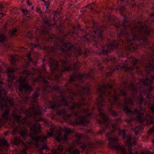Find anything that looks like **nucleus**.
I'll return each mask as SVG.
<instances>
[{
	"label": "nucleus",
	"instance_id": "40",
	"mask_svg": "<svg viewBox=\"0 0 154 154\" xmlns=\"http://www.w3.org/2000/svg\"><path fill=\"white\" fill-rule=\"evenodd\" d=\"M6 39V37L4 35H0V42H2Z\"/></svg>",
	"mask_w": 154,
	"mask_h": 154
},
{
	"label": "nucleus",
	"instance_id": "46",
	"mask_svg": "<svg viewBox=\"0 0 154 154\" xmlns=\"http://www.w3.org/2000/svg\"><path fill=\"white\" fill-rule=\"evenodd\" d=\"M50 87H45L44 88V91L45 93H48L49 91V88Z\"/></svg>",
	"mask_w": 154,
	"mask_h": 154
},
{
	"label": "nucleus",
	"instance_id": "8",
	"mask_svg": "<svg viewBox=\"0 0 154 154\" xmlns=\"http://www.w3.org/2000/svg\"><path fill=\"white\" fill-rule=\"evenodd\" d=\"M23 73V75L20 76L19 78L18 81L20 83V85L18 87V88L20 91L22 93H23V89H24L25 93H26V92H29L30 93L32 87L29 86L27 83H24L27 81V77H28L31 73L27 70H24Z\"/></svg>",
	"mask_w": 154,
	"mask_h": 154
},
{
	"label": "nucleus",
	"instance_id": "3",
	"mask_svg": "<svg viewBox=\"0 0 154 154\" xmlns=\"http://www.w3.org/2000/svg\"><path fill=\"white\" fill-rule=\"evenodd\" d=\"M100 117L102 118L103 121L102 122L101 120H100V123L101 124L103 127L102 130H100L99 132V134H103L106 131L112 129L109 132L107 133V137L108 138L109 141V146L112 149H118L119 148V145L118 143V140L116 137H110V136L112 134L115 132L117 129V124L116 123L115 125L112 124V121L109 119L105 114L103 112H100ZM119 119H118L116 123L118 122Z\"/></svg>",
	"mask_w": 154,
	"mask_h": 154
},
{
	"label": "nucleus",
	"instance_id": "18",
	"mask_svg": "<svg viewBox=\"0 0 154 154\" xmlns=\"http://www.w3.org/2000/svg\"><path fill=\"white\" fill-rule=\"evenodd\" d=\"M2 90L4 91L2 89L1 86L0 85V108H3L5 106V104H3L1 102V100L5 102L6 103H8L11 105V106H12L14 104V101L12 100L11 99L5 100L4 98L2 97V95L1 94L2 93Z\"/></svg>",
	"mask_w": 154,
	"mask_h": 154
},
{
	"label": "nucleus",
	"instance_id": "49",
	"mask_svg": "<svg viewBox=\"0 0 154 154\" xmlns=\"http://www.w3.org/2000/svg\"><path fill=\"white\" fill-rule=\"evenodd\" d=\"M22 11L23 12V14L24 15H26L28 14V13L29 11V10L27 9H22Z\"/></svg>",
	"mask_w": 154,
	"mask_h": 154
},
{
	"label": "nucleus",
	"instance_id": "7",
	"mask_svg": "<svg viewBox=\"0 0 154 154\" xmlns=\"http://www.w3.org/2000/svg\"><path fill=\"white\" fill-rule=\"evenodd\" d=\"M59 42L58 43L59 45H61V46L63 47H59L58 48L55 45H54V47H48L46 50H48L49 52H55L56 51V49H58L60 50L61 51H63V53L65 54L67 56H70L71 53H72L71 51V48L70 45L68 43H65L63 42L64 39L61 38V39H60Z\"/></svg>",
	"mask_w": 154,
	"mask_h": 154
},
{
	"label": "nucleus",
	"instance_id": "36",
	"mask_svg": "<svg viewBox=\"0 0 154 154\" xmlns=\"http://www.w3.org/2000/svg\"><path fill=\"white\" fill-rule=\"evenodd\" d=\"M95 4L93 3L91 5L87 6L86 8H89V9H91V12H93V11H94V6H95Z\"/></svg>",
	"mask_w": 154,
	"mask_h": 154
},
{
	"label": "nucleus",
	"instance_id": "62",
	"mask_svg": "<svg viewBox=\"0 0 154 154\" xmlns=\"http://www.w3.org/2000/svg\"><path fill=\"white\" fill-rule=\"evenodd\" d=\"M152 90V86H150L148 89V91L149 92L151 91Z\"/></svg>",
	"mask_w": 154,
	"mask_h": 154
},
{
	"label": "nucleus",
	"instance_id": "59",
	"mask_svg": "<svg viewBox=\"0 0 154 154\" xmlns=\"http://www.w3.org/2000/svg\"><path fill=\"white\" fill-rule=\"evenodd\" d=\"M77 52L79 55H81L82 54V52L81 50L80 49L77 50Z\"/></svg>",
	"mask_w": 154,
	"mask_h": 154
},
{
	"label": "nucleus",
	"instance_id": "23",
	"mask_svg": "<svg viewBox=\"0 0 154 154\" xmlns=\"http://www.w3.org/2000/svg\"><path fill=\"white\" fill-rule=\"evenodd\" d=\"M0 146H2L1 149L2 151L3 150H7L9 148L8 145L5 139L0 140Z\"/></svg>",
	"mask_w": 154,
	"mask_h": 154
},
{
	"label": "nucleus",
	"instance_id": "28",
	"mask_svg": "<svg viewBox=\"0 0 154 154\" xmlns=\"http://www.w3.org/2000/svg\"><path fill=\"white\" fill-rule=\"evenodd\" d=\"M9 111L10 109L8 107L6 109L4 112L2 114V116L4 120L7 121L8 120Z\"/></svg>",
	"mask_w": 154,
	"mask_h": 154
},
{
	"label": "nucleus",
	"instance_id": "26",
	"mask_svg": "<svg viewBox=\"0 0 154 154\" xmlns=\"http://www.w3.org/2000/svg\"><path fill=\"white\" fill-rule=\"evenodd\" d=\"M14 72V69L10 68H8L7 70L8 80L12 82L14 79V77L11 75L10 74L11 73H13Z\"/></svg>",
	"mask_w": 154,
	"mask_h": 154
},
{
	"label": "nucleus",
	"instance_id": "60",
	"mask_svg": "<svg viewBox=\"0 0 154 154\" xmlns=\"http://www.w3.org/2000/svg\"><path fill=\"white\" fill-rule=\"evenodd\" d=\"M27 5L29 6H32V3L29 2V0H27Z\"/></svg>",
	"mask_w": 154,
	"mask_h": 154
},
{
	"label": "nucleus",
	"instance_id": "53",
	"mask_svg": "<svg viewBox=\"0 0 154 154\" xmlns=\"http://www.w3.org/2000/svg\"><path fill=\"white\" fill-rule=\"evenodd\" d=\"M32 70H33V71L34 72V73H32V74H35L37 73L38 72H40L38 70H37V69H33Z\"/></svg>",
	"mask_w": 154,
	"mask_h": 154
},
{
	"label": "nucleus",
	"instance_id": "34",
	"mask_svg": "<svg viewBox=\"0 0 154 154\" xmlns=\"http://www.w3.org/2000/svg\"><path fill=\"white\" fill-rule=\"evenodd\" d=\"M143 97L141 94H140V96L138 98L136 102L137 103L139 104H141L142 103L143 101Z\"/></svg>",
	"mask_w": 154,
	"mask_h": 154
},
{
	"label": "nucleus",
	"instance_id": "58",
	"mask_svg": "<svg viewBox=\"0 0 154 154\" xmlns=\"http://www.w3.org/2000/svg\"><path fill=\"white\" fill-rule=\"evenodd\" d=\"M149 131V133H152L154 131V125L152 128L150 129Z\"/></svg>",
	"mask_w": 154,
	"mask_h": 154
},
{
	"label": "nucleus",
	"instance_id": "17",
	"mask_svg": "<svg viewBox=\"0 0 154 154\" xmlns=\"http://www.w3.org/2000/svg\"><path fill=\"white\" fill-rule=\"evenodd\" d=\"M30 127V129L31 131L35 133H38L40 132L42 129L40 124L38 123L35 124H30L28 125Z\"/></svg>",
	"mask_w": 154,
	"mask_h": 154
},
{
	"label": "nucleus",
	"instance_id": "39",
	"mask_svg": "<svg viewBox=\"0 0 154 154\" xmlns=\"http://www.w3.org/2000/svg\"><path fill=\"white\" fill-rule=\"evenodd\" d=\"M62 137L60 133H59L57 135L56 138V140L58 141H60L62 139Z\"/></svg>",
	"mask_w": 154,
	"mask_h": 154
},
{
	"label": "nucleus",
	"instance_id": "54",
	"mask_svg": "<svg viewBox=\"0 0 154 154\" xmlns=\"http://www.w3.org/2000/svg\"><path fill=\"white\" fill-rule=\"evenodd\" d=\"M86 144L85 143H83V145L81 147L82 149V152L85 149V148L86 147Z\"/></svg>",
	"mask_w": 154,
	"mask_h": 154
},
{
	"label": "nucleus",
	"instance_id": "61",
	"mask_svg": "<svg viewBox=\"0 0 154 154\" xmlns=\"http://www.w3.org/2000/svg\"><path fill=\"white\" fill-rule=\"evenodd\" d=\"M136 138H135L133 139V143L134 145H135L136 143Z\"/></svg>",
	"mask_w": 154,
	"mask_h": 154
},
{
	"label": "nucleus",
	"instance_id": "24",
	"mask_svg": "<svg viewBox=\"0 0 154 154\" xmlns=\"http://www.w3.org/2000/svg\"><path fill=\"white\" fill-rule=\"evenodd\" d=\"M103 27H101L99 29H97L96 31L92 32V34H94V38L97 37L100 38L101 39L102 38V32L103 30Z\"/></svg>",
	"mask_w": 154,
	"mask_h": 154
},
{
	"label": "nucleus",
	"instance_id": "55",
	"mask_svg": "<svg viewBox=\"0 0 154 154\" xmlns=\"http://www.w3.org/2000/svg\"><path fill=\"white\" fill-rule=\"evenodd\" d=\"M49 32V31L48 30H43L42 31V33L43 34H47Z\"/></svg>",
	"mask_w": 154,
	"mask_h": 154
},
{
	"label": "nucleus",
	"instance_id": "2",
	"mask_svg": "<svg viewBox=\"0 0 154 154\" xmlns=\"http://www.w3.org/2000/svg\"><path fill=\"white\" fill-rule=\"evenodd\" d=\"M142 24V23H140L139 22L137 25L134 24L133 27H131V25L129 26L128 27L131 30L130 33L127 32L126 30L128 27L126 26L125 23L122 24L120 29V26L118 23H115L114 26L118 29V30H119L120 35L124 36L127 38V43L129 45L127 46L128 48L130 50L133 49L134 50H135L138 47L135 44L134 40H139L140 41L142 40V45H146L149 44V42L147 39L143 37L149 34L150 29L146 25L143 26Z\"/></svg>",
	"mask_w": 154,
	"mask_h": 154
},
{
	"label": "nucleus",
	"instance_id": "20",
	"mask_svg": "<svg viewBox=\"0 0 154 154\" xmlns=\"http://www.w3.org/2000/svg\"><path fill=\"white\" fill-rule=\"evenodd\" d=\"M116 69L118 70H124L125 71H131L134 69L133 66L127 67L125 64H121L116 66Z\"/></svg>",
	"mask_w": 154,
	"mask_h": 154
},
{
	"label": "nucleus",
	"instance_id": "38",
	"mask_svg": "<svg viewBox=\"0 0 154 154\" xmlns=\"http://www.w3.org/2000/svg\"><path fill=\"white\" fill-rule=\"evenodd\" d=\"M131 63L132 64L131 66H133L134 68L135 66L137 63V60L136 59L132 58L131 60Z\"/></svg>",
	"mask_w": 154,
	"mask_h": 154
},
{
	"label": "nucleus",
	"instance_id": "35",
	"mask_svg": "<svg viewBox=\"0 0 154 154\" xmlns=\"http://www.w3.org/2000/svg\"><path fill=\"white\" fill-rule=\"evenodd\" d=\"M16 32V29H14L9 32L8 35L10 37H14L15 35Z\"/></svg>",
	"mask_w": 154,
	"mask_h": 154
},
{
	"label": "nucleus",
	"instance_id": "29",
	"mask_svg": "<svg viewBox=\"0 0 154 154\" xmlns=\"http://www.w3.org/2000/svg\"><path fill=\"white\" fill-rule=\"evenodd\" d=\"M84 105V103L81 101L78 103L74 102L73 103V105L71 107V110H72L75 108H80L81 106Z\"/></svg>",
	"mask_w": 154,
	"mask_h": 154
},
{
	"label": "nucleus",
	"instance_id": "13",
	"mask_svg": "<svg viewBox=\"0 0 154 154\" xmlns=\"http://www.w3.org/2000/svg\"><path fill=\"white\" fill-rule=\"evenodd\" d=\"M22 143L24 148L21 151L22 154H26V151L30 147V144L32 143L31 141L27 142L26 143L22 141V140L20 137H15L14 142V144L18 145L21 143Z\"/></svg>",
	"mask_w": 154,
	"mask_h": 154
},
{
	"label": "nucleus",
	"instance_id": "45",
	"mask_svg": "<svg viewBox=\"0 0 154 154\" xmlns=\"http://www.w3.org/2000/svg\"><path fill=\"white\" fill-rule=\"evenodd\" d=\"M119 133L120 135H122L123 137L124 138L125 136V131L124 130H121L119 131Z\"/></svg>",
	"mask_w": 154,
	"mask_h": 154
},
{
	"label": "nucleus",
	"instance_id": "41",
	"mask_svg": "<svg viewBox=\"0 0 154 154\" xmlns=\"http://www.w3.org/2000/svg\"><path fill=\"white\" fill-rule=\"evenodd\" d=\"M39 95V93L38 91L35 92L32 95V97L33 99H36L38 97Z\"/></svg>",
	"mask_w": 154,
	"mask_h": 154
},
{
	"label": "nucleus",
	"instance_id": "9",
	"mask_svg": "<svg viewBox=\"0 0 154 154\" xmlns=\"http://www.w3.org/2000/svg\"><path fill=\"white\" fill-rule=\"evenodd\" d=\"M78 89L79 90L76 93L75 91H75L73 90H71L70 93H72L73 95L69 96L67 99L65 98L66 101V100H68L69 99H72L73 98L74 96L76 95V94L80 97L81 101H83L85 99H86V97L84 98V97L87 95H88L89 94V88L87 87L83 88L82 87L79 86L77 87V88L76 89V90Z\"/></svg>",
	"mask_w": 154,
	"mask_h": 154
},
{
	"label": "nucleus",
	"instance_id": "52",
	"mask_svg": "<svg viewBox=\"0 0 154 154\" xmlns=\"http://www.w3.org/2000/svg\"><path fill=\"white\" fill-rule=\"evenodd\" d=\"M75 136L77 138L80 139L82 136V135L80 133H77L75 134Z\"/></svg>",
	"mask_w": 154,
	"mask_h": 154
},
{
	"label": "nucleus",
	"instance_id": "63",
	"mask_svg": "<svg viewBox=\"0 0 154 154\" xmlns=\"http://www.w3.org/2000/svg\"><path fill=\"white\" fill-rule=\"evenodd\" d=\"M5 7L2 5V4L0 5V10H2L3 8Z\"/></svg>",
	"mask_w": 154,
	"mask_h": 154
},
{
	"label": "nucleus",
	"instance_id": "22",
	"mask_svg": "<svg viewBox=\"0 0 154 154\" xmlns=\"http://www.w3.org/2000/svg\"><path fill=\"white\" fill-rule=\"evenodd\" d=\"M151 78L146 77L140 80V81L143 83L144 85H147L151 84L154 80V75H151Z\"/></svg>",
	"mask_w": 154,
	"mask_h": 154
},
{
	"label": "nucleus",
	"instance_id": "51",
	"mask_svg": "<svg viewBox=\"0 0 154 154\" xmlns=\"http://www.w3.org/2000/svg\"><path fill=\"white\" fill-rule=\"evenodd\" d=\"M109 111L112 113V115L114 116H116L118 115V114L115 111L112 110L111 109H109Z\"/></svg>",
	"mask_w": 154,
	"mask_h": 154
},
{
	"label": "nucleus",
	"instance_id": "42",
	"mask_svg": "<svg viewBox=\"0 0 154 154\" xmlns=\"http://www.w3.org/2000/svg\"><path fill=\"white\" fill-rule=\"evenodd\" d=\"M43 22L47 24L48 26H51V25L49 23V20L47 18H45L43 19Z\"/></svg>",
	"mask_w": 154,
	"mask_h": 154
},
{
	"label": "nucleus",
	"instance_id": "48",
	"mask_svg": "<svg viewBox=\"0 0 154 154\" xmlns=\"http://www.w3.org/2000/svg\"><path fill=\"white\" fill-rule=\"evenodd\" d=\"M56 36L52 34L49 35H48V39L50 40V39H54L56 38Z\"/></svg>",
	"mask_w": 154,
	"mask_h": 154
},
{
	"label": "nucleus",
	"instance_id": "4",
	"mask_svg": "<svg viewBox=\"0 0 154 154\" xmlns=\"http://www.w3.org/2000/svg\"><path fill=\"white\" fill-rule=\"evenodd\" d=\"M112 85V82L110 81L106 85H104L98 87L97 91L100 94L97 99L95 105H96L97 106L100 111L102 110V108L104 106V103H105L104 98L106 97L107 95L109 96L111 95V92L110 91H109L107 93L106 92V89L111 88Z\"/></svg>",
	"mask_w": 154,
	"mask_h": 154
},
{
	"label": "nucleus",
	"instance_id": "56",
	"mask_svg": "<svg viewBox=\"0 0 154 154\" xmlns=\"http://www.w3.org/2000/svg\"><path fill=\"white\" fill-rule=\"evenodd\" d=\"M62 74L61 72H60V74H59V76H58V75H57L56 77H55V79H57V80H59V77H61V76H62Z\"/></svg>",
	"mask_w": 154,
	"mask_h": 154
},
{
	"label": "nucleus",
	"instance_id": "64",
	"mask_svg": "<svg viewBox=\"0 0 154 154\" xmlns=\"http://www.w3.org/2000/svg\"><path fill=\"white\" fill-rule=\"evenodd\" d=\"M125 121L126 122H127L128 123H130L131 122V121H132V120H131V119H130L129 120H125Z\"/></svg>",
	"mask_w": 154,
	"mask_h": 154
},
{
	"label": "nucleus",
	"instance_id": "6",
	"mask_svg": "<svg viewBox=\"0 0 154 154\" xmlns=\"http://www.w3.org/2000/svg\"><path fill=\"white\" fill-rule=\"evenodd\" d=\"M27 130L25 129H24L23 130H22L20 126L19 127H16L15 128L13 132V134H15L16 133L19 132L20 135L22 136L24 140L26 138H28L30 137L31 139L32 140L35 141L36 143V146L38 147L37 143L39 142H45L47 140L48 137L47 136H44L43 137L36 136H33L30 134L29 136H27Z\"/></svg>",
	"mask_w": 154,
	"mask_h": 154
},
{
	"label": "nucleus",
	"instance_id": "50",
	"mask_svg": "<svg viewBox=\"0 0 154 154\" xmlns=\"http://www.w3.org/2000/svg\"><path fill=\"white\" fill-rule=\"evenodd\" d=\"M140 154H154V153L151 152L150 151H143L141 152Z\"/></svg>",
	"mask_w": 154,
	"mask_h": 154
},
{
	"label": "nucleus",
	"instance_id": "11",
	"mask_svg": "<svg viewBox=\"0 0 154 154\" xmlns=\"http://www.w3.org/2000/svg\"><path fill=\"white\" fill-rule=\"evenodd\" d=\"M61 72L69 71L74 69H76L79 67V62L77 61L75 64H72L69 60L66 59L61 61Z\"/></svg>",
	"mask_w": 154,
	"mask_h": 154
},
{
	"label": "nucleus",
	"instance_id": "43",
	"mask_svg": "<svg viewBox=\"0 0 154 154\" xmlns=\"http://www.w3.org/2000/svg\"><path fill=\"white\" fill-rule=\"evenodd\" d=\"M11 63L12 64H14V62L16 61V59L14 56L12 55L11 57Z\"/></svg>",
	"mask_w": 154,
	"mask_h": 154
},
{
	"label": "nucleus",
	"instance_id": "31",
	"mask_svg": "<svg viewBox=\"0 0 154 154\" xmlns=\"http://www.w3.org/2000/svg\"><path fill=\"white\" fill-rule=\"evenodd\" d=\"M63 150V148L62 147H59L57 149H55L52 150L53 154H60V153L62 152Z\"/></svg>",
	"mask_w": 154,
	"mask_h": 154
},
{
	"label": "nucleus",
	"instance_id": "10",
	"mask_svg": "<svg viewBox=\"0 0 154 154\" xmlns=\"http://www.w3.org/2000/svg\"><path fill=\"white\" fill-rule=\"evenodd\" d=\"M25 114L29 116H34V119L36 122H39L42 120V118L39 116L41 114V109L38 106L35 107L34 105L32 108L29 109L28 110H25Z\"/></svg>",
	"mask_w": 154,
	"mask_h": 154
},
{
	"label": "nucleus",
	"instance_id": "12",
	"mask_svg": "<svg viewBox=\"0 0 154 154\" xmlns=\"http://www.w3.org/2000/svg\"><path fill=\"white\" fill-rule=\"evenodd\" d=\"M60 100L56 101L55 100L54 101H48L50 106L49 108L53 109L56 107H57L61 106L62 105H66L67 104V102L66 101L65 98L63 97H58Z\"/></svg>",
	"mask_w": 154,
	"mask_h": 154
},
{
	"label": "nucleus",
	"instance_id": "19",
	"mask_svg": "<svg viewBox=\"0 0 154 154\" xmlns=\"http://www.w3.org/2000/svg\"><path fill=\"white\" fill-rule=\"evenodd\" d=\"M58 64V62L52 58H50L49 65L50 67L52 73H54V71L57 69Z\"/></svg>",
	"mask_w": 154,
	"mask_h": 154
},
{
	"label": "nucleus",
	"instance_id": "44",
	"mask_svg": "<svg viewBox=\"0 0 154 154\" xmlns=\"http://www.w3.org/2000/svg\"><path fill=\"white\" fill-rule=\"evenodd\" d=\"M43 149H47V146L46 145H44L43 147L39 149V152L41 153V154H43V153L42 151V150Z\"/></svg>",
	"mask_w": 154,
	"mask_h": 154
},
{
	"label": "nucleus",
	"instance_id": "15",
	"mask_svg": "<svg viewBox=\"0 0 154 154\" xmlns=\"http://www.w3.org/2000/svg\"><path fill=\"white\" fill-rule=\"evenodd\" d=\"M151 50L152 51V55L154 54V47H152ZM145 70L147 74V76L151 71L154 72V60H149V63L146 66Z\"/></svg>",
	"mask_w": 154,
	"mask_h": 154
},
{
	"label": "nucleus",
	"instance_id": "30",
	"mask_svg": "<svg viewBox=\"0 0 154 154\" xmlns=\"http://www.w3.org/2000/svg\"><path fill=\"white\" fill-rule=\"evenodd\" d=\"M27 59V61L23 65V66L25 68H27L29 66V63L32 61L31 57V55L29 53L26 55Z\"/></svg>",
	"mask_w": 154,
	"mask_h": 154
},
{
	"label": "nucleus",
	"instance_id": "21",
	"mask_svg": "<svg viewBox=\"0 0 154 154\" xmlns=\"http://www.w3.org/2000/svg\"><path fill=\"white\" fill-rule=\"evenodd\" d=\"M14 120L16 121L19 123H21L23 125H25L27 122V119L26 117H24L20 120L21 116H20L13 114Z\"/></svg>",
	"mask_w": 154,
	"mask_h": 154
},
{
	"label": "nucleus",
	"instance_id": "27",
	"mask_svg": "<svg viewBox=\"0 0 154 154\" xmlns=\"http://www.w3.org/2000/svg\"><path fill=\"white\" fill-rule=\"evenodd\" d=\"M67 151L70 154H79L80 151L78 149H73V148L72 147H69L67 149Z\"/></svg>",
	"mask_w": 154,
	"mask_h": 154
},
{
	"label": "nucleus",
	"instance_id": "16",
	"mask_svg": "<svg viewBox=\"0 0 154 154\" xmlns=\"http://www.w3.org/2000/svg\"><path fill=\"white\" fill-rule=\"evenodd\" d=\"M94 73V71H91L88 73L79 75H77V74L75 75H72L70 77L69 81L70 82H74L75 81L76 79L78 78L80 80L82 79L83 78H89L91 77V75L93 73Z\"/></svg>",
	"mask_w": 154,
	"mask_h": 154
},
{
	"label": "nucleus",
	"instance_id": "57",
	"mask_svg": "<svg viewBox=\"0 0 154 154\" xmlns=\"http://www.w3.org/2000/svg\"><path fill=\"white\" fill-rule=\"evenodd\" d=\"M47 134L49 137H52L53 135V133L52 132H48Z\"/></svg>",
	"mask_w": 154,
	"mask_h": 154
},
{
	"label": "nucleus",
	"instance_id": "5",
	"mask_svg": "<svg viewBox=\"0 0 154 154\" xmlns=\"http://www.w3.org/2000/svg\"><path fill=\"white\" fill-rule=\"evenodd\" d=\"M88 108L85 109H83L82 110L80 109L78 110V112H72L71 114H68L66 116H64L63 117V119L65 120L67 119L66 118H69L72 115L76 117H77L79 113H84L85 115L83 116H79L78 118L76 119L75 122H73L72 125H81L84 126H85L86 124L88 122V119L86 116H88L91 115V112L88 113Z\"/></svg>",
	"mask_w": 154,
	"mask_h": 154
},
{
	"label": "nucleus",
	"instance_id": "14",
	"mask_svg": "<svg viewBox=\"0 0 154 154\" xmlns=\"http://www.w3.org/2000/svg\"><path fill=\"white\" fill-rule=\"evenodd\" d=\"M118 46V44L116 43L110 44L107 45H105L102 47L101 51L98 52L100 54H103L106 55L111 50Z\"/></svg>",
	"mask_w": 154,
	"mask_h": 154
},
{
	"label": "nucleus",
	"instance_id": "37",
	"mask_svg": "<svg viewBox=\"0 0 154 154\" xmlns=\"http://www.w3.org/2000/svg\"><path fill=\"white\" fill-rule=\"evenodd\" d=\"M67 112L66 111L65 109H63L61 111H56L57 114L59 115H61L62 114H64L65 113Z\"/></svg>",
	"mask_w": 154,
	"mask_h": 154
},
{
	"label": "nucleus",
	"instance_id": "1",
	"mask_svg": "<svg viewBox=\"0 0 154 154\" xmlns=\"http://www.w3.org/2000/svg\"><path fill=\"white\" fill-rule=\"evenodd\" d=\"M127 85L125 84V88L122 89L119 88L117 90H115L113 92V94L114 96H112L109 100V102L110 105L115 104L116 102L117 101L119 105H120V98L123 96L124 103L125 104L127 105L124 106L123 110L126 114H130L131 115L134 114L137 116L136 119L137 121L140 123L143 122L145 121L149 124H152L153 122V119H154V101L151 102L150 104V108L152 115H146V118L147 119H143L144 114H141L140 112L137 108H135L134 111H132L128 109L129 106L130 105L132 107L133 106L134 103L133 100L134 97L132 96L131 97H129L127 95L125 91V90L129 89L132 91L133 94L135 93L137 91V88L134 86L133 84H131L127 88Z\"/></svg>",
	"mask_w": 154,
	"mask_h": 154
},
{
	"label": "nucleus",
	"instance_id": "47",
	"mask_svg": "<svg viewBox=\"0 0 154 154\" xmlns=\"http://www.w3.org/2000/svg\"><path fill=\"white\" fill-rule=\"evenodd\" d=\"M120 150L122 152L121 154H127L126 150L124 148H120Z\"/></svg>",
	"mask_w": 154,
	"mask_h": 154
},
{
	"label": "nucleus",
	"instance_id": "32",
	"mask_svg": "<svg viewBox=\"0 0 154 154\" xmlns=\"http://www.w3.org/2000/svg\"><path fill=\"white\" fill-rule=\"evenodd\" d=\"M143 129L141 125L135 128L134 129L135 131V134L136 135H137L140 133H141Z\"/></svg>",
	"mask_w": 154,
	"mask_h": 154
},
{
	"label": "nucleus",
	"instance_id": "33",
	"mask_svg": "<svg viewBox=\"0 0 154 154\" xmlns=\"http://www.w3.org/2000/svg\"><path fill=\"white\" fill-rule=\"evenodd\" d=\"M36 80L40 81H42L45 84H48V81H46L45 79V77L43 76L40 75L37 78Z\"/></svg>",
	"mask_w": 154,
	"mask_h": 154
},
{
	"label": "nucleus",
	"instance_id": "25",
	"mask_svg": "<svg viewBox=\"0 0 154 154\" xmlns=\"http://www.w3.org/2000/svg\"><path fill=\"white\" fill-rule=\"evenodd\" d=\"M63 130L65 131V133L64 134L63 137L62 138V139L64 140H67V137L69 133L71 131V129L70 128L66 127L63 128Z\"/></svg>",
	"mask_w": 154,
	"mask_h": 154
}]
</instances>
